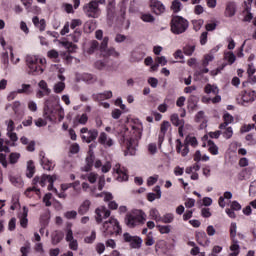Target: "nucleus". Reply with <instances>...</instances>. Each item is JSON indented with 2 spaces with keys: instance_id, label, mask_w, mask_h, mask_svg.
<instances>
[{
  "instance_id": "obj_59",
  "label": "nucleus",
  "mask_w": 256,
  "mask_h": 256,
  "mask_svg": "<svg viewBox=\"0 0 256 256\" xmlns=\"http://www.w3.org/2000/svg\"><path fill=\"white\" fill-rule=\"evenodd\" d=\"M83 25V21L81 19H73L70 24L71 29H77V27H81Z\"/></svg>"
},
{
  "instance_id": "obj_13",
  "label": "nucleus",
  "mask_w": 256,
  "mask_h": 256,
  "mask_svg": "<svg viewBox=\"0 0 256 256\" xmlns=\"http://www.w3.org/2000/svg\"><path fill=\"white\" fill-rule=\"evenodd\" d=\"M195 239L201 247H209V245H211V240L207 237V233H205V231H196Z\"/></svg>"
},
{
  "instance_id": "obj_10",
  "label": "nucleus",
  "mask_w": 256,
  "mask_h": 256,
  "mask_svg": "<svg viewBox=\"0 0 256 256\" xmlns=\"http://www.w3.org/2000/svg\"><path fill=\"white\" fill-rule=\"evenodd\" d=\"M81 139L85 143H92V141H95L97 137H99V131L97 129H90L87 127H84L80 130Z\"/></svg>"
},
{
  "instance_id": "obj_63",
  "label": "nucleus",
  "mask_w": 256,
  "mask_h": 256,
  "mask_svg": "<svg viewBox=\"0 0 256 256\" xmlns=\"http://www.w3.org/2000/svg\"><path fill=\"white\" fill-rule=\"evenodd\" d=\"M221 251H223V247L216 245L212 248L210 256H217L219 255V253H221Z\"/></svg>"
},
{
  "instance_id": "obj_22",
  "label": "nucleus",
  "mask_w": 256,
  "mask_h": 256,
  "mask_svg": "<svg viewBox=\"0 0 256 256\" xmlns=\"http://www.w3.org/2000/svg\"><path fill=\"white\" fill-rule=\"evenodd\" d=\"M223 121L224 122L219 125V129L221 130L226 129L230 125V123H233V121H235V118L229 112H226L223 115Z\"/></svg>"
},
{
  "instance_id": "obj_19",
  "label": "nucleus",
  "mask_w": 256,
  "mask_h": 256,
  "mask_svg": "<svg viewBox=\"0 0 256 256\" xmlns=\"http://www.w3.org/2000/svg\"><path fill=\"white\" fill-rule=\"evenodd\" d=\"M98 143H100V145H104L105 147H113V139L109 138L105 132L100 133Z\"/></svg>"
},
{
  "instance_id": "obj_44",
  "label": "nucleus",
  "mask_w": 256,
  "mask_h": 256,
  "mask_svg": "<svg viewBox=\"0 0 256 256\" xmlns=\"http://www.w3.org/2000/svg\"><path fill=\"white\" fill-rule=\"evenodd\" d=\"M83 81H85L86 83L91 85V84L95 83V81H97V77H95L93 74H84Z\"/></svg>"
},
{
  "instance_id": "obj_45",
  "label": "nucleus",
  "mask_w": 256,
  "mask_h": 256,
  "mask_svg": "<svg viewBox=\"0 0 256 256\" xmlns=\"http://www.w3.org/2000/svg\"><path fill=\"white\" fill-rule=\"evenodd\" d=\"M70 39L74 43H79V39H81V30L76 29L73 34H70Z\"/></svg>"
},
{
  "instance_id": "obj_55",
  "label": "nucleus",
  "mask_w": 256,
  "mask_h": 256,
  "mask_svg": "<svg viewBox=\"0 0 256 256\" xmlns=\"http://www.w3.org/2000/svg\"><path fill=\"white\" fill-rule=\"evenodd\" d=\"M95 239H97V233L95 232V230H93V231L91 232V235L88 236V237H86V238L84 239V241H85V243L91 244V243H94Z\"/></svg>"
},
{
  "instance_id": "obj_21",
  "label": "nucleus",
  "mask_w": 256,
  "mask_h": 256,
  "mask_svg": "<svg viewBox=\"0 0 256 256\" xmlns=\"http://www.w3.org/2000/svg\"><path fill=\"white\" fill-rule=\"evenodd\" d=\"M144 58L145 52H143L142 50H134L131 53L130 63H139V61H143Z\"/></svg>"
},
{
  "instance_id": "obj_56",
  "label": "nucleus",
  "mask_w": 256,
  "mask_h": 256,
  "mask_svg": "<svg viewBox=\"0 0 256 256\" xmlns=\"http://www.w3.org/2000/svg\"><path fill=\"white\" fill-rule=\"evenodd\" d=\"M148 84L152 89H157V85H159V80L155 77L148 78Z\"/></svg>"
},
{
  "instance_id": "obj_8",
  "label": "nucleus",
  "mask_w": 256,
  "mask_h": 256,
  "mask_svg": "<svg viewBox=\"0 0 256 256\" xmlns=\"http://www.w3.org/2000/svg\"><path fill=\"white\" fill-rule=\"evenodd\" d=\"M53 177L51 175L44 174L42 177L36 176L34 177L32 184L34 185L33 187L27 188L25 191L26 197H29L31 195V192L35 191V193H40L41 190L37 188L36 185H40L41 187H45L47 183H49V178Z\"/></svg>"
},
{
  "instance_id": "obj_58",
  "label": "nucleus",
  "mask_w": 256,
  "mask_h": 256,
  "mask_svg": "<svg viewBox=\"0 0 256 256\" xmlns=\"http://www.w3.org/2000/svg\"><path fill=\"white\" fill-rule=\"evenodd\" d=\"M251 129H255V124H244L240 131L241 133H249V131H251Z\"/></svg>"
},
{
  "instance_id": "obj_6",
  "label": "nucleus",
  "mask_w": 256,
  "mask_h": 256,
  "mask_svg": "<svg viewBox=\"0 0 256 256\" xmlns=\"http://www.w3.org/2000/svg\"><path fill=\"white\" fill-rule=\"evenodd\" d=\"M189 29V21L183 16H172L170 21V31L173 35H183Z\"/></svg>"
},
{
  "instance_id": "obj_49",
  "label": "nucleus",
  "mask_w": 256,
  "mask_h": 256,
  "mask_svg": "<svg viewBox=\"0 0 256 256\" xmlns=\"http://www.w3.org/2000/svg\"><path fill=\"white\" fill-rule=\"evenodd\" d=\"M141 19L144 21V23H153L155 21V17L150 13L142 14Z\"/></svg>"
},
{
  "instance_id": "obj_14",
  "label": "nucleus",
  "mask_w": 256,
  "mask_h": 256,
  "mask_svg": "<svg viewBox=\"0 0 256 256\" xmlns=\"http://www.w3.org/2000/svg\"><path fill=\"white\" fill-rule=\"evenodd\" d=\"M150 7L155 15H163L165 13V5L159 0H150Z\"/></svg>"
},
{
  "instance_id": "obj_42",
  "label": "nucleus",
  "mask_w": 256,
  "mask_h": 256,
  "mask_svg": "<svg viewBox=\"0 0 256 256\" xmlns=\"http://www.w3.org/2000/svg\"><path fill=\"white\" fill-rule=\"evenodd\" d=\"M183 53L187 57H191V55H193V53H195V45H186L183 48Z\"/></svg>"
},
{
  "instance_id": "obj_2",
  "label": "nucleus",
  "mask_w": 256,
  "mask_h": 256,
  "mask_svg": "<svg viewBox=\"0 0 256 256\" xmlns=\"http://www.w3.org/2000/svg\"><path fill=\"white\" fill-rule=\"evenodd\" d=\"M44 117L51 123H61L65 119V110L59 105V98L51 96L44 103Z\"/></svg>"
},
{
  "instance_id": "obj_32",
  "label": "nucleus",
  "mask_w": 256,
  "mask_h": 256,
  "mask_svg": "<svg viewBox=\"0 0 256 256\" xmlns=\"http://www.w3.org/2000/svg\"><path fill=\"white\" fill-rule=\"evenodd\" d=\"M63 237H65V234L62 231H56L55 234L52 236V244L58 245V243H61V241H63Z\"/></svg>"
},
{
  "instance_id": "obj_18",
  "label": "nucleus",
  "mask_w": 256,
  "mask_h": 256,
  "mask_svg": "<svg viewBox=\"0 0 256 256\" xmlns=\"http://www.w3.org/2000/svg\"><path fill=\"white\" fill-rule=\"evenodd\" d=\"M113 97V92L111 90L105 91L103 93H97L92 95L93 101L101 102Z\"/></svg>"
},
{
  "instance_id": "obj_60",
  "label": "nucleus",
  "mask_w": 256,
  "mask_h": 256,
  "mask_svg": "<svg viewBox=\"0 0 256 256\" xmlns=\"http://www.w3.org/2000/svg\"><path fill=\"white\" fill-rule=\"evenodd\" d=\"M51 197H53V194L47 193L43 197V203H45L46 207H51Z\"/></svg>"
},
{
  "instance_id": "obj_54",
  "label": "nucleus",
  "mask_w": 256,
  "mask_h": 256,
  "mask_svg": "<svg viewBox=\"0 0 256 256\" xmlns=\"http://www.w3.org/2000/svg\"><path fill=\"white\" fill-rule=\"evenodd\" d=\"M65 91V84L63 82H58L54 85V93H63Z\"/></svg>"
},
{
  "instance_id": "obj_24",
  "label": "nucleus",
  "mask_w": 256,
  "mask_h": 256,
  "mask_svg": "<svg viewBox=\"0 0 256 256\" xmlns=\"http://www.w3.org/2000/svg\"><path fill=\"white\" fill-rule=\"evenodd\" d=\"M93 163H95V155L89 154L86 157V165L82 168V171H85L86 173H88V171H91V169H93Z\"/></svg>"
},
{
  "instance_id": "obj_52",
  "label": "nucleus",
  "mask_w": 256,
  "mask_h": 256,
  "mask_svg": "<svg viewBox=\"0 0 256 256\" xmlns=\"http://www.w3.org/2000/svg\"><path fill=\"white\" fill-rule=\"evenodd\" d=\"M224 59L226 61H228V63L230 65H233V63H235V61L237 60V57L235 56V54H233V52H228L225 56Z\"/></svg>"
},
{
  "instance_id": "obj_3",
  "label": "nucleus",
  "mask_w": 256,
  "mask_h": 256,
  "mask_svg": "<svg viewBox=\"0 0 256 256\" xmlns=\"http://www.w3.org/2000/svg\"><path fill=\"white\" fill-rule=\"evenodd\" d=\"M107 45H109V37L107 36L103 38L100 46L97 40H93L87 49V53L88 55H93L99 49L102 57H119V52L113 47L108 48Z\"/></svg>"
},
{
  "instance_id": "obj_31",
  "label": "nucleus",
  "mask_w": 256,
  "mask_h": 256,
  "mask_svg": "<svg viewBox=\"0 0 256 256\" xmlns=\"http://www.w3.org/2000/svg\"><path fill=\"white\" fill-rule=\"evenodd\" d=\"M175 221V215L173 213H166L163 216H160V222L159 223H173Z\"/></svg>"
},
{
  "instance_id": "obj_26",
  "label": "nucleus",
  "mask_w": 256,
  "mask_h": 256,
  "mask_svg": "<svg viewBox=\"0 0 256 256\" xmlns=\"http://www.w3.org/2000/svg\"><path fill=\"white\" fill-rule=\"evenodd\" d=\"M107 18L108 21H115L117 18V13L115 12V6L113 5V2H109L107 7Z\"/></svg>"
},
{
  "instance_id": "obj_23",
  "label": "nucleus",
  "mask_w": 256,
  "mask_h": 256,
  "mask_svg": "<svg viewBox=\"0 0 256 256\" xmlns=\"http://www.w3.org/2000/svg\"><path fill=\"white\" fill-rule=\"evenodd\" d=\"M199 103V98L195 95H191L188 98V111L193 113V111H197V104Z\"/></svg>"
},
{
  "instance_id": "obj_50",
  "label": "nucleus",
  "mask_w": 256,
  "mask_h": 256,
  "mask_svg": "<svg viewBox=\"0 0 256 256\" xmlns=\"http://www.w3.org/2000/svg\"><path fill=\"white\" fill-rule=\"evenodd\" d=\"M55 181H57V176L56 175H52V177L49 178L48 180V191H54V193H57L56 188L53 186V183H55Z\"/></svg>"
},
{
  "instance_id": "obj_40",
  "label": "nucleus",
  "mask_w": 256,
  "mask_h": 256,
  "mask_svg": "<svg viewBox=\"0 0 256 256\" xmlns=\"http://www.w3.org/2000/svg\"><path fill=\"white\" fill-rule=\"evenodd\" d=\"M41 165L46 171H51L53 169V162L48 160V158H43Z\"/></svg>"
},
{
  "instance_id": "obj_53",
  "label": "nucleus",
  "mask_w": 256,
  "mask_h": 256,
  "mask_svg": "<svg viewBox=\"0 0 256 256\" xmlns=\"http://www.w3.org/2000/svg\"><path fill=\"white\" fill-rule=\"evenodd\" d=\"M203 19H199V20H192V25H193V29L194 31H199L201 29V27H203Z\"/></svg>"
},
{
  "instance_id": "obj_5",
  "label": "nucleus",
  "mask_w": 256,
  "mask_h": 256,
  "mask_svg": "<svg viewBox=\"0 0 256 256\" xmlns=\"http://www.w3.org/2000/svg\"><path fill=\"white\" fill-rule=\"evenodd\" d=\"M103 237H113L115 235H121L123 228L119 224V220L111 217L108 221H105L101 228Z\"/></svg>"
},
{
  "instance_id": "obj_41",
  "label": "nucleus",
  "mask_w": 256,
  "mask_h": 256,
  "mask_svg": "<svg viewBox=\"0 0 256 256\" xmlns=\"http://www.w3.org/2000/svg\"><path fill=\"white\" fill-rule=\"evenodd\" d=\"M12 110L14 111L15 115H23V111L21 110V102L19 101L13 102Z\"/></svg>"
},
{
  "instance_id": "obj_17",
  "label": "nucleus",
  "mask_w": 256,
  "mask_h": 256,
  "mask_svg": "<svg viewBox=\"0 0 256 256\" xmlns=\"http://www.w3.org/2000/svg\"><path fill=\"white\" fill-rule=\"evenodd\" d=\"M255 99H256L255 90H244L242 92V101H244V103H253Z\"/></svg>"
},
{
  "instance_id": "obj_61",
  "label": "nucleus",
  "mask_w": 256,
  "mask_h": 256,
  "mask_svg": "<svg viewBox=\"0 0 256 256\" xmlns=\"http://www.w3.org/2000/svg\"><path fill=\"white\" fill-rule=\"evenodd\" d=\"M230 237H237V223L235 222L230 225Z\"/></svg>"
},
{
  "instance_id": "obj_34",
  "label": "nucleus",
  "mask_w": 256,
  "mask_h": 256,
  "mask_svg": "<svg viewBox=\"0 0 256 256\" xmlns=\"http://www.w3.org/2000/svg\"><path fill=\"white\" fill-rule=\"evenodd\" d=\"M10 182L12 183V185H14V187H23V179L20 176H11Z\"/></svg>"
},
{
  "instance_id": "obj_7",
  "label": "nucleus",
  "mask_w": 256,
  "mask_h": 256,
  "mask_svg": "<svg viewBox=\"0 0 256 256\" xmlns=\"http://www.w3.org/2000/svg\"><path fill=\"white\" fill-rule=\"evenodd\" d=\"M147 215L143 210H136L130 214H127L125 217V223L127 227L133 229L137 227V225H143L146 221Z\"/></svg>"
},
{
  "instance_id": "obj_20",
  "label": "nucleus",
  "mask_w": 256,
  "mask_h": 256,
  "mask_svg": "<svg viewBox=\"0 0 256 256\" xmlns=\"http://www.w3.org/2000/svg\"><path fill=\"white\" fill-rule=\"evenodd\" d=\"M154 192V193H153ZM153 192H150L147 194V200L150 203H153V201H155V199H161V186L157 185L154 187Z\"/></svg>"
},
{
  "instance_id": "obj_28",
  "label": "nucleus",
  "mask_w": 256,
  "mask_h": 256,
  "mask_svg": "<svg viewBox=\"0 0 256 256\" xmlns=\"http://www.w3.org/2000/svg\"><path fill=\"white\" fill-rule=\"evenodd\" d=\"M204 93H206V95H219V88L216 85L206 84Z\"/></svg>"
},
{
  "instance_id": "obj_37",
  "label": "nucleus",
  "mask_w": 256,
  "mask_h": 256,
  "mask_svg": "<svg viewBox=\"0 0 256 256\" xmlns=\"http://www.w3.org/2000/svg\"><path fill=\"white\" fill-rule=\"evenodd\" d=\"M38 86L40 87V89L42 91H44L45 95L46 96H49L51 95V89H49V86L47 85V82L45 80H41L39 83H38Z\"/></svg>"
},
{
  "instance_id": "obj_33",
  "label": "nucleus",
  "mask_w": 256,
  "mask_h": 256,
  "mask_svg": "<svg viewBox=\"0 0 256 256\" xmlns=\"http://www.w3.org/2000/svg\"><path fill=\"white\" fill-rule=\"evenodd\" d=\"M208 151L211 155H219V147L215 145L213 140H208Z\"/></svg>"
},
{
  "instance_id": "obj_47",
  "label": "nucleus",
  "mask_w": 256,
  "mask_h": 256,
  "mask_svg": "<svg viewBox=\"0 0 256 256\" xmlns=\"http://www.w3.org/2000/svg\"><path fill=\"white\" fill-rule=\"evenodd\" d=\"M29 251H31V243L26 242L25 245L20 248V252L22 256H28Z\"/></svg>"
},
{
  "instance_id": "obj_11",
  "label": "nucleus",
  "mask_w": 256,
  "mask_h": 256,
  "mask_svg": "<svg viewBox=\"0 0 256 256\" xmlns=\"http://www.w3.org/2000/svg\"><path fill=\"white\" fill-rule=\"evenodd\" d=\"M123 239L125 243H130L131 249H141L143 240L139 236H131L128 232L123 234Z\"/></svg>"
},
{
  "instance_id": "obj_30",
  "label": "nucleus",
  "mask_w": 256,
  "mask_h": 256,
  "mask_svg": "<svg viewBox=\"0 0 256 256\" xmlns=\"http://www.w3.org/2000/svg\"><path fill=\"white\" fill-rule=\"evenodd\" d=\"M35 175V163L30 160L27 163V170H26V177L28 179H31Z\"/></svg>"
},
{
  "instance_id": "obj_43",
  "label": "nucleus",
  "mask_w": 256,
  "mask_h": 256,
  "mask_svg": "<svg viewBox=\"0 0 256 256\" xmlns=\"http://www.w3.org/2000/svg\"><path fill=\"white\" fill-rule=\"evenodd\" d=\"M171 127V123L169 121H163L160 126V134L167 135V131H169Z\"/></svg>"
},
{
  "instance_id": "obj_16",
  "label": "nucleus",
  "mask_w": 256,
  "mask_h": 256,
  "mask_svg": "<svg viewBox=\"0 0 256 256\" xmlns=\"http://www.w3.org/2000/svg\"><path fill=\"white\" fill-rule=\"evenodd\" d=\"M235 13H237V4L233 1L227 2L224 11L225 17H235Z\"/></svg>"
},
{
  "instance_id": "obj_27",
  "label": "nucleus",
  "mask_w": 256,
  "mask_h": 256,
  "mask_svg": "<svg viewBox=\"0 0 256 256\" xmlns=\"http://www.w3.org/2000/svg\"><path fill=\"white\" fill-rule=\"evenodd\" d=\"M117 181H128L129 174H127V169L125 168H118L116 170Z\"/></svg>"
},
{
  "instance_id": "obj_64",
  "label": "nucleus",
  "mask_w": 256,
  "mask_h": 256,
  "mask_svg": "<svg viewBox=\"0 0 256 256\" xmlns=\"http://www.w3.org/2000/svg\"><path fill=\"white\" fill-rule=\"evenodd\" d=\"M30 89H31V86L29 84H22V89H18L17 93L19 94L29 93Z\"/></svg>"
},
{
  "instance_id": "obj_62",
  "label": "nucleus",
  "mask_w": 256,
  "mask_h": 256,
  "mask_svg": "<svg viewBox=\"0 0 256 256\" xmlns=\"http://www.w3.org/2000/svg\"><path fill=\"white\" fill-rule=\"evenodd\" d=\"M64 217H65L66 219H77V211H75V210L67 211V212L64 214Z\"/></svg>"
},
{
  "instance_id": "obj_1",
  "label": "nucleus",
  "mask_w": 256,
  "mask_h": 256,
  "mask_svg": "<svg viewBox=\"0 0 256 256\" xmlns=\"http://www.w3.org/2000/svg\"><path fill=\"white\" fill-rule=\"evenodd\" d=\"M141 126L132 125L129 127L122 126L119 143L126 148L125 155H135L139 139H141Z\"/></svg>"
},
{
  "instance_id": "obj_25",
  "label": "nucleus",
  "mask_w": 256,
  "mask_h": 256,
  "mask_svg": "<svg viewBox=\"0 0 256 256\" xmlns=\"http://www.w3.org/2000/svg\"><path fill=\"white\" fill-rule=\"evenodd\" d=\"M89 209H91V202L89 200H84L78 208V213L80 215H87Z\"/></svg>"
},
{
  "instance_id": "obj_38",
  "label": "nucleus",
  "mask_w": 256,
  "mask_h": 256,
  "mask_svg": "<svg viewBox=\"0 0 256 256\" xmlns=\"http://www.w3.org/2000/svg\"><path fill=\"white\" fill-rule=\"evenodd\" d=\"M150 217L151 219L156 221V223H159L161 221V214H159V210H157V208H152L150 210Z\"/></svg>"
},
{
  "instance_id": "obj_51",
  "label": "nucleus",
  "mask_w": 256,
  "mask_h": 256,
  "mask_svg": "<svg viewBox=\"0 0 256 256\" xmlns=\"http://www.w3.org/2000/svg\"><path fill=\"white\" fill-rule=\"evenodd\" d=\"M181 1L179 0H174L172 1L171 9L174 13H179L181 11Z\"/></svg>"
},
{
  "instance_id": "obj_48",
  "label": "nucleus",
  "mask_w": 256,
  "mask_h": 256,
  "mask_svg": "<svg viewBox=\"0 0 256 256\" xmlns=\"http://www.w3.org/2000/svg\"><path fill=\"white\" fill-rule=\"evenodd\" d=\"M20 157H21V154H19V153H16V152L10 153L9 161H10L11 165H15V163H17V161H19Z\"/></svg>"
},
{
  "instance_id": "obj_15",
  "label": "nucleus",
  "mask_w": 256,
  "mask_h": 256,
  "mask_svg": "<svg viewBox=\"0 0 256 256\" xmlns=\"http://www.w3.org/2000/svg\"><path fill=\"white\" fill-rule=\"evenodd\" d=\"M176 151L177 153H181L182 157H187L189 155V145L187 142H181V140H176Z\"/></svg>"
},
{
  "instance_id": "obj_35",
  "label": "nucleus",
  "mask_w": 256,
  "mask_h": 256,
  "mask_svg": "<svg viewBox=\"0 0 256 256\" xmlns=\"http://www.w3.org/2000/svg\"><path fill=\"white\" fill-rule=\"evenodd\" d=\"M47 57L53 59L55 63H59V52L55 49L49 50L47 52Z\"/></svg>"
},
{
  "instance_id": "obj_39",
  "label": "nucleus",
  "mask_w": 256,
  "mask_h": 256,
  "mask_svg": "<svg viewBox=\"0 0 256 256\" xmlns=\"http://www.w3.org/2000/svg\"><path fill=\"white\" fill-rule=\"evenodd\" d=\"M156 227L161 235H167L171 233V225H157Z\"/></svg>"
},
{
  "instance_id": "obj_36",
  "label": "nucleus",
  "mask_w": 256,
  "mask_h": 256,
  "mask_svg": "<svg viewBox=\"0 0 256 256\" xmlns=\"http://www.w3.org/2000/svg\"><path fill=\"white\" fill-rule=\"evenodd\" d=\"M187 145H191V147H197L199 145V142L197 141V138L195 136H187L184 140Z\"/></svg>"
},
{
  "instance_id": "obj_9",
  "label": "nucleus",
  "mask_w": 256,
  "mask_h": 256,
  "mask_svg": "<svg viewBox=\"0 0 256 256\" xmlns=\"http://www.w3.org/2000/svg\"><path fill=\"white\" fill-rule=\"evenodd\" d=\"M83 11L86 16L92 19H97L101 14V9L97 6V2L93 0L83 6Z\"/></svg>"
},
{
  "instance_id": "obj_29",
  "label": "nucleus",
  "mask_w": 256,
  "mask_h": 256,
  "mask_svg": "<svg viewBox=\"0 0 256 256\" xmlns=\"http://www.w3.org/2000/svg\"><path fill=\"white\" fill-rule=\"evenodd\" d=\"M170 121L174 127H181L182 125H185V120L179 119V114H172L170 116Z\"/></svg>"
},
{
  "instance_id": "obj_57",
  "label": "nucleus",
  "mask_w": 256,
  "mask_h": 256,
  "mask_svg": "<svg viewBox=\"0 0 256 256\" xmlns=\"http://www.w3.org/2000/svg\"><path fill=\"white\" fill-rule=\"evenodd\" d=\"M145 245L147 247H151L152 245H155V239L151 236V232L145 238Z\"/></svg>"
},
{
  "instance_id": "obj_46",
  "label": "nucleus",
  "mask_w": 256,
  "mask_h": 256,
  "mask_svg": "<svg viewBox=\"0 0 256 256\" xmlns=\"http://www.w3.org/2000/svg\"><path fill=\"white\" fill-rule=\"evenodd\" d=\"M221 135H223L224 139H231V137H233V128L226 126V128H224V131L221 133Z\"/></svg>"
},
{
  "instance_id": "obj_12",
  "label": "nucleus",
  "mask_w": 256,
  "mask_h": 256,
  "mask_svg": "<svg viewBox=\"0 0 256 256\" xmlns=\"http://www.w3.org/2000/svg\"><path fill=\"white\" fill-rule=\"evenodd\" d=\"M95 219L96 223L100 225V223H103V219H107L108 217H111V211L107 209L105 206H100L96 208L95 210Z\"/></svg>"
},
{
  "instance_id": "obj_4",
  "label": "nucleus",
  "mask_w": 256,
  "mask_h": 256,
  "mask_svg": "<svg viewBox=\"0 0 256 256\" xmlns=\"http://www.w3.org/2000/svg\"><path fill=\"white\" fill-rule=\"evenodd\" d=\"M47 60L39 58V56H27L26 65L28 67V75H41L45 71Z\"/></svg>"
}]
</instances>
